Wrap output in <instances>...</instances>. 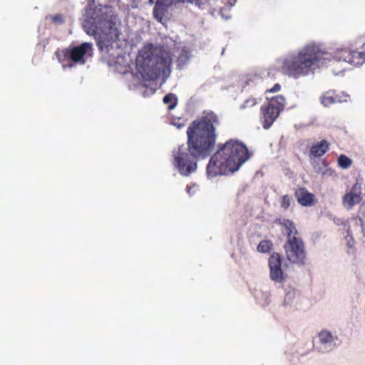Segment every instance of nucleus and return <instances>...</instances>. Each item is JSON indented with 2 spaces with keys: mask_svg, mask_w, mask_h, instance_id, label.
Wrapping results in <instances>:
<instances>
[{
  "mask_svg": "<svg viewBox=\"0 0 365 365\" xmlns=\"http://www.w3.org/2000/svg\"><path fill=\"white\" fill-rule=\"evenodd\" d=\"M292 197L289 195H284L281 197L280 206L283 210H287L290 207Z\"/></svg>",
  "mask_w": 365,
  "mask_h": 365,
  "instance_id": "5701e85b",
  "label": "nucleus"
},
{
  "mask_svg": "<svg viewBox=\"0 0 365 365\" xmlns=\"http://www.w3.org/2000/svg\"><path fill=\"white\" fill-rule=\"evenodd\" d=\"M190 52L188 50L183 48L177 58V66L178 68H180V67L187 65L190 58Z\"/></svg>",
  "mask_w": 365,
  "mask_h": 365,
  "instance_id": "f3484780",
  "label": "nucleus"
},
{
  "mask_svg": "<svg viewBox=\"0 0 365 365\" xmlns=\"http://www.w3.org/2000/svg\"><path fill=\"white\" fill-rule=\"evenodd\" d=\"M135 72L125 71L123 74L131 76L134 86H142L155 90L158 86V79L160 70H134Z\"/></svg>",
  "mask_w": 365,
  "mask_h": 365,
  "instance_id": "6e6552de",
  "label": "nucleus"
},
{
  "mask_svg": "<svg viewBox=\"0 0 365 365\" xmlns=\"http://www.w3.org/2000/svg\"><path fill=\"white\" fill-rule=\"evenodd\" d=\"M359 221L360 226L361 228V232H362L364 236H365V216L359 217Z\"/></svg>",
  "mask_w": 365,
  "mask_h": 365,
  "instance_id": "cd10ccee",
  "label": "nucleus"
},
{
  "mask_svg": "<svg viewBox=\"0 0 365 365\" xmlns=\"http://www.w3.org/2000/svg\"><path fill=\"white\" fill-rule=\"evenodd\" d=\"M273 248V244L271 240H262L257 245V250L261 253H267Z\"/></svg>",
  "mask_w": 365,
  "mask_h": 365,
  "instance_id": "412c9836",
  "label": "nucleus"
},
{
  "mask_svg": "<svg viewBox=\"0 0 365 365\" xmlns=\"http://www.w3.org/2000/svg\"><path fill=\"white\" fill-rule=\"evenodd\" d=\"M346 101V99H341V97L336 93L334 90H329L322 93L320 97L321 103L326 107L337 103H342Z\"/></svg>",
  "mask_w": 365,
  "mask_h": 365,
  "instance_id": "4468645a",
  "label": "nucleus"
},
{
  "mask_svg": "<svg viewBox=\"0 0 365 365\" xmlns=\"http://www.w3.org/2000/svg\"><path fill=\"white\" fill-rule=\"evenodd\" d=\"M247 147L241 141L230 139L217 145L207 165V174L210 177L227 175L237 171L251 157Z\"/></svg>",
  "mask_w": 365,
  "mask_h": 365,
  "instance_id": "7ed1b4c3",
  "label": "nucleus"
},
{
  "mask_svg": "<svg viewBox=\"0 0 365 365\" xmlns=\"http://www.w3.org/2000/svg\"><path fill=\"white\" fill-rule=\"evenodd\" d=\"M186 189H187V192L190 193V192L191 191V187L190 185H187Z\"/></svg>",
  "mask_w": 365,
  "mask_h": 365,
  "instance_id": "c85d7f7f",
  "label": "nucleus"
},
{
  "mask_svg": "<svg viewBox=\"0 0 365 365\" xmlns=\"http://www.w3.org/2000/svg\"><path fill=\"white\" fill-rule=\"evenodd\" d=\"M327 166V163L325 160H322L321 163H316L313 167L316 173L319 174H324V169Z\"/></svg>",
  "mask_w": 365,
  "mask_h": 365,
  "instance_id": "393cba45",
  "label": "nucleus"
},
{
  "mask_svg": "<svg viewBox=\"0 0 365 365\" xmlns=\"http://www.w3.org/2000/svg\"><path fill=\"white\" fill-rule=\"evenodd\" d=\"M220 124L217 115L208 113L193 120L187 129V145H181L173 150V165L182 176L195 173L197 162L209 157L217 140L215 127Z\"/></svg>",
  "mask_w": 365,
  "mask_h": 365,
  "instance_id": "f257e3e1",
  "label": "nucleus"
},
{
  "mask_svg": "<svg viewBox=\"0 0 365 365\" xmlns=\"http://www.w3.org/2000/svg\"><path fill=\"white\" fill-rule=\"evenodd\" d=\"M82 26L85 32L90 36H94L98 48L101 53L113 56L109 59L108 66L121 68H130L126 61L125 55L117 54L114 51L120 48L119 36L120 31L117 24V18L113 14H108L101 9H88L82 19Z\"/></svg>",
  "mask_w": 365,
  "mask_h": 365,
  "instance_id": "f03ea898",
  "label": "nucleus"
},
{
  "mask_svg": "<svg viewBox=\"0 0 365 365\" xmlns=\"http://www.w3.org/2000/svg\"><path fill=\"white\" fill-rule=\"evenodd\" d=\"M236 1L237 0H227V1L225 2V6L219 11V14L222 19L228 20L231 18L230 10L235 6Z\"/></svg>",
  "mask_w": 365,
  "mask_h": 365,
  "instance_id": "dca6fc26",
  "label": "nucleus"
},
{
  "mask_svg": "<svg viewBox=\"0 0 365 365\" xmlns=\"http://www.w3.org/2000/svg\"><path fill=\"white\" fill-rule=\"evenodd\" d=\"M163 101L164 104L168 106V110H171L174 109L175 108V106H177L178 98L175 94L170 93L165 95L163 97Z\"/></svg>",
  "mask_w": 365,
  "mask_h": 365,
  "instance_id": "a211bd4d",
  "label": "nucleus"
},
{
  "mask_svg": "<svg viewBox=\"0 0 365 365\" xmlns=\"http://www.w3.org/2000/svg\"><path fill=\"white\" fill-rule=\"evenodd\" d=\"M286 99L282 95L272 98L267 105L260 108L261 123L264 129H269L284 110Z\"/></svg>",
  "mask_w": 365,
  "mask_h": 365,
  "instance_id": "423d86ee",
  "label": "nucleus"
},
{
  "mask_svg": "<svg viewBox=\"0 0 365 365\" xmlns=\"http://www.w3.org/2000/svg\"><path fill=\"white\" fill-rule=\"evenodd\" d=\"M150 3H153V0H149Z\"/></svg>",
  "mask_w": 365,
  "mask_h": 365,
  "instance_id": "7c9ffc66",
  "label": "nucleus"
},
{
  "mask_svg": "<svg viewBox=\"0 0 365 365\" xmlns=\"http://www.w3.org/2000/svg\"><path fill=\"white\" fill-rule=\"evenodd\" d=\"M309 70H284V74L294 79L307 76Z\"/></svg>",
  "mask_w": 365,
  "mask_h": 365,
  "instance_id": "aec40b11",
  "label": "nucleus"
},
{
  "mask_svg": "<svg viewBox=\"0 0 365 365\" xmlns=\"http://www.w3.org/2000/svg\"><path fill=\"white\" fill-rule=\"evenodd\" d=\"M330 143L326 140H322L312 145L309 150L311 157L320 158L324 155L329 150Z\"/></svg>",
  "mask_w": 365,
  "mask_h": 365,
  "instance_id": "2eb2a0df",
  "label": "nucleus"
},
{
  "mask_svg": "<svg viewBox=\"0 0 365 365\" xmlns=\"http://www.w3.org/2000/svg\"><path fill=\"white\" fill-rule=\"evenodd\" d=\"M281 89V86L279 83H276L274 84V86L269 88V89H267L265 93H276V92H278Z\"/></svg>",
  "mask_w": 365,
  "mask_h": 365,
  "instance_id": "bb28decb",
  "label": "nucleus"
},
{
  "mask_svg": "<svg viewBox=\"0 0 365 365\" xmlns=\"http://www.w3.org/2000/svg\"><path fill=\"white\" fill-rule=\"evenodd\" d=\"M172 54L164 46L148 43L136 56L135 68H170Z\"/></svg>",
  "mask_w": 365,
  "mask_h": 365,
  "instance_id": "20e7f679",
  "label": "nucleus"
},
{
  "mask_svg": "<svg viewBox=\"0 0 365 365\" xmlns=\"http://www.w3.org/2000/svg\"><path fill=\"white\" fill-rule=\"evenodd\" d=\"M276 223L281 225L284 229L286 240L292 238H297L301 237L299 232L297 230L294 222L289 219H277Z\"/></svg>",
  "mask_w": 365,
  "mask_h": 365,
  "instance_id": "ddd939ff",
  "label": "nucleus"
},
{
  "mask_svg": "<svg viewBox=\"0 0 365 365\" xmlns=\"http://www.w3.org/2000/svg\"><path fill=\"white\" fill-rule=\"evenodd\" d=\"M206 0H157L153 9L154 18L160 22H162L165 12L168 7L176 5L180 3L195 4L201 7L205 4Z\"/></svg>",
  "mask_w": 365,
  "mask_h": 365,
  "instance_id": "1a4fd4ad",
  "label": "nucleus"
},
{
  "mask_svg": "<svg viewBox=\"0 0 365 365\" xmlns=\"http://www.w3.org/2000/svg\"><path fill=\"white\" fill-rule=\"evenodd\" d=\"M182 126H183V125H182V124H179V125H178V128H181V127H182Z\"/></svg>",
  "mask_w": 365,
  "mask_h": 365,
  "instance_id": "c756f323",
  "label": "nucleus"
},
{
  "mask_svg": "<svg viewBox=\"0 0 365 365\" xmlns=\"http://www.w3.org/2000/svg\"><path fill=\"white\" fill-rule=\"evenodd\" d=\"M297 202L303 207H311L317 202L315 195L304 187L297 188L294 192Z\"/></svg>",
  "mask_w": 365,
  "mask_h": 365,
  "instance_id": "f8f14e48",
  "label": "nucleus"
},
{
  "mask_svg": "<svg viewBox=\"0 0 365 365\" xmlns=\"http://www.w3.org/2000/svg\"><path fill=\"white\" fill-rule=\"evenodd\" d=\"M338 164L340 168L347 169L351 165L352 160L346 155H341L338 158Z\"/></svg>",
  "mask_w": 365,
  "mask_h": 365,
  "instance_id": "4be33fe9",
  "label": "nucleus"
},
{
  "mask_svg": "<svg viewBox=\"0 0 365 365\" xmlns=\"http://www.w3.org/2000/svg\"><path fill=\"white\" fill-rule=\"evenodd\" d=\"M93 55V43L83 42L78 45H70L67 48L57 50L55 56L63 68H71L84 65Z\"/></svg>",
  "mask_w": 365,
  "mask_h": 365,
  "instance_id": "39448f33",
  "label": "nucleus"
},
{
  "mask_svg": "<svg viewBox=\"0 0 365 365\" xmlns=\"http://www.w3.org/2000/svg\"><path fill=\"white\" fill-rule=\"evenodd\" d=\"M269 277L274 282H283L287 275L282 269V257L277 252H273L269 257Z\"/></svg>",
  "mask_w": 365,
  "mask_h": 365,
  "instance_id": "9d476101",
  "label": "nucleus"
},
{
  "mask_svg": "<svg viewBox=\"0 0 365 365\" xmlns=\"http://www.w3.org/2000/svg\"><path fill=\"white\" fill-rule=\"evenodd\" d=\"M52 22L57 24V25H61L65 22L64 16L62 14H57L55 15H51L49 17Z\"/></svg>",
  "mask_w": 365,
  "mask_h": 365,
  "instance_id": "b1692460",
  "label": "nucleus"
},
{
  "mask_svg": "<svg viewBox=\"0 0 365 365\" xmlns=\"http://www.w3.org/2000/svg\"><path fill=\"white\" fill-rule=\"evenodd\" d=\"M319 341L323 344H331L334 340V337L331 334V333L327 330H323L320 331L318 334Z\"/></svg>",
  "mask_w": 365,
  "mask_h": 365,
  "instance_id": "6ab92c4d",
  "label": "nucleus"
},
{
  "mask_svg": "<svg viewBox=\"0 0 365 365\" xmlns=\"http://www.w3.org/2000/svg\"><path fill=\"white\" fill-rule=\"evenodd\" d=\"M257 103V100L255 98H249L245 101L243 104L241 106L242 108H252Z\"/></svg>",
  "mask_w": 365,
  "mask_h": 365,
  "instance_id": "a878e982",
  "label": "nucleus"
},
{
  "mask_svg": "<svg viewBox=\"0 0 365 365\" xmlns=\"http://www.w3.org/2000/svg\"><path fill=\"white\" fill-rule=\"evenodd\" d=\"M363 199L361 185L356 182L354 184L350 191L342 197V205L347 209H352L356 205L359 204Z\"/></svg>",
  "mask_w": 365,
  "mask_h": 365,
  "instance_id": "9b49d317",
  "label": "nucleus"
},
{
  "mask_svg": "<svg viewBox=\"0 0 365 365\" xmlns=\"http://www.w3.org/2000/svg\"><path fill=\"white\" fill-rule=\"evenodd\" d=\"M283 249L286 259L291 264L304 265L307 262L305 244L302 237L286 240Z\"/></svg>",
  "mask_w": 365,
  "mask_h": 365,
  "instance_id": "0eeeda50",
  "label": "nucleus"
}]
</instances>
